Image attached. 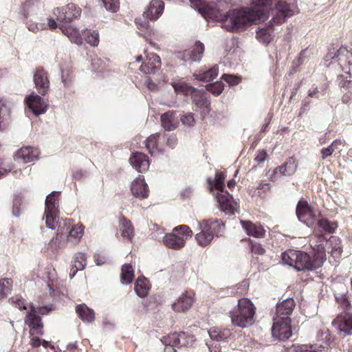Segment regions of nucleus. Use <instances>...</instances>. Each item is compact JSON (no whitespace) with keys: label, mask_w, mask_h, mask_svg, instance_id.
<instances>
[{"label":"nucleus","mask_w":352,"mask_h":352,"mask_svg":"<svg viewBox=\"0 0 352 352\" xmlns=\"http://www.w3.org/2000/svg\"><path fill=\"white\" fill-rule=\"evenodd\" d=\"M192 8L206 19L223 23L222 27L232 32H240L252 24H258L267 20L270 14L274 13L272 25H280L287 18L294 14L297 6L281 0H252L251 8H241L223 12L220 6L209 4L201 0H190Z\"/></svg>","instance_id":"nucleus-1"},{"label":"nucleus","mask_w":352,"mask_h":352,"mask_svg":"<svg viewBox=\"0 0 352 352\" xmlns=\"http://www.w3.org/2000/svg\"><path fill=\"white\" fill-rule=\"evenodd\" d=\"M313 258L305 252L288 250L282 253L283 263L294 267L298 271L314 270L320 267L326 261L324 246L315 245L313 248Z\"/></svg>","instance_id":"nucleus-2"},{"label":"nucleus","mask_w":352,"mask_h":352,"mask_svg":"<svg viewBox=\"0 0 352 352\" xmlns=\"http://www.w3.org/2000/svg\"><path fill=\"white\" fill-rule=\"evenodd\" d=\"M256 307L246 298H240L236 308L230 312L232 324L242 329L248 328L255 322Z\"/></svg>","instance_id":"nucleus-3"},{"label":"nucleus","mask_w":352,"mask_h":352,"mask_svg":"<svg viewBox=\"0 0 352 352\" xmlns=\"http://www.w3.org/2000/svg\"><path fill=\"white\" fill-rule=\"evenodd\" d=\"M164 3L162 0H152L144 12L142 18L139 17L135 19L138 29L142 32V34L150 35L153 30L149 21H156L163 13Z\"/></svg>","instance_id":"nucleus-4"},{"label":"nucleus","mask_w":352,"mask_h":352,"mask_svg":"<svg viewBox=\"0 0 352 352\" xmlns=\"http://www.w3.org/2000/svg\"><path fill=\"white\" fill-rule=\"evenodd\" d=\"M192 231L186 225L175 227L172 232L166 234L163 238L164 245L174 250H178L185 245L186 241L192 236Z\"/></svg>","instance_id":"nucleus-5"},{"label":"nucleus","mask_w":352,"mask_h":352,"mask_svg":"<svg viewBox=\"0 0 352 352\" xmlns=\"http://www.w3.org/2000/svg\"><path fill=\"white\" fill-rule=\"evenodd\" d=\"M161 341L165 345L164 352H176L175 347L191 346L195 338L184 331L175 332L163 337Z\"/></svg>","instance_id":"nucleus-6"},{"label":"nucleus","mask_w":352,"mask_h":352,"mask_svg":"<svg viewBox=\"0 0 352 352\" xmlns=\"http://www.w3.org/2000/svg\"><path fill=\"white\" fill-rule=\"evenodd\" d=\"M51 311L46 307H35L30 305V312L28 313L25 318V324L30 327V334L33 336L43 334V324L41 318L37 314H47Z\"/></svg>","instance_id":"nucleus-7"},{"label":"nucleus","mask_w":352,"mask_h":352,"mask_svg":"<svg viewBox=\"0 0 352 352\" xmlns=\"http://www.w3.org/2000/svg\"><path fill=\"white\" fill-rule=\"evenodd\" d=\"M53 13L56 16L58 21L70 23L80 17L81 8L73 3H69L64 7L54 8Z\"/></svg>","instance_id":"nucleus-8"},{"label":"nucleus","mask_w":352,"mask_h":352,"mask_svg":"<svg viewBox=\"0 0 352 352\" xmlns=\"http://www.w3.org/2000/svg\"><path fill=\"white\" fill-rule=\"evenodd\" d=\"M218 221H199V231L195 235L197 244L201 247L209 245L214 238V228Z\"/></svg>","instance_id":"nucleus-9"},{"label":"nucleus","mask_w":352,"mask_h":352,"mask_svg":"<svg viewBox=\"0 0 352 352\" xmlns=\"http://www.w3.org/2000/svg\"><path fill=\"white\" fill-rule=\"evenodd\" d=\"M60 192L54 191L47 196L45 203V213L43 220H56L59 218V201Z\"/></svg>","instance_id":"nucleus-10"},{"label":"nucleus","mask_w":352,"mask_h":352,"mask_svg":"<svg viewBox=\"0 0 352 352\" xmlns=\"http://www.w3.org/2000/svg\"><path fill=\"white\" fill-rule=\"evenodd\" d=\"M33 81L37 92L41 96H46L50 87V82L48 72L41 67L36 68Z\"/></svg>","instance_id":"nucleus-11"},{"label":"nucleus","mask_w":352,"mask_h":352,"mask_svg":"<svg viewBox=\"0 0 352 352\" xmlns=\"http://www.w3.org/2000/svg\"><path fill=\"white\" fill-rule=\"evenodd\" d=\"M274 324L272 328V336L281 341L288 339L292 336L291 319L273 318Z\"/></svg>","instance_id":"nucleus-12"},{"label":"nucleus","mask_w":352,"mask_h":352,"mask_svg":"<svg viewBox=\"0 0 352 352\" xmlns=\"http://www.w3.org/2000/svg\"><path fill=\"white\" fill-rule=\"evenodd\" d=\"M318 210L311 205L307 198L301 197L296 207V214L299 220H316Z\"/></svg>","instance_id":"nucleus-13"},{"label":"nucleus","mask_w":352,"mask_h":352,"mask_svg":"<svg viewBox=\"0 0 352 352\" xmlns=\"http://www.w3.org/2000/svg\"><path fill=\"white\" fill-rule=\"evenodd\" d=\"M208 334L212 341L207 342L206 344L210 352H220L221 346L218 344V342L225 341L231 336V333L229 330H221L217 327L211 328L208 331Z\"/></svg>","instance_id":"nucleus-14"},{"label":"nucleus","mask_w":352,"mask_h":352,"mask_svg":"<svg viewBox=\"0 0 352 352\" xmlns=\"http://www.w3.org/2000/svg\"><path fill=\"white\" fill-rule=\"evenodd\" d=\"M192 104L195 109L199 111L202 118H204L210 111V102L207 94L201 90L197 89L191 96Z\"/></svg>","instance_id":"nucleus-15"},{"label":"nucleus","mask_w":352,"mask_h":352,"mask_svg":"<svg viewBox=\"0 0 352 352\" xmlns=\"http://www.w3.org/2000/svg\"><path fill=\"white\" fill-rule=\"evenodd\" d=\"M25 102L28 108L36 116L45 113L48 109L47 103L34 92L27 96L25 98Z\"/></svg>","instance_id":"nucleus-16"},{"label":"nucleus","mask_w":352,"mask_h":352,"mask_svg":"<svg viewBox=\"0 0 352 352\" xmlns=\"http://www.w3.org/2000/svg\"><path fill=\"white\" fill-rule=\"evenodd\" d=\"M63 223L61 233H63L65 230L68 232L67 244L72 246L76 245L83 235L85 227L80 223L72 226H70L69 223H67L66 221H63Z\"/></svg>","instance_id":"nucleus-17"},{"label":"nucleus","mask_w":352,"mask_h":352,"mask_svg":"<svg viewBox=\"0 0 352 352\" xmlns=\"http://www.w3.org/2000/svg\"><path fill=\"white\" fill-rule=\"evenodd\" d=\"M332 325L340 333L351 334L352 315L348 312L341 313L332 321Z\"/></svg>","instance_id":"nucleus-18"},{"label":"nucleus","mask_w":352,"mask_h":352,"mask_svg":"<svg viewBox=\"0 0 352 352\" xmlns=\"http://www.w3.org/2000/svg\"><path fill=\"white\" fill-rule=\"evenodd\" d=\"M161 66V59L155 53H149L140 67V70L145 74H154Z\"/></svg>","instance_id":"nucleus-19"},{"label":"nucleus","mask_w":352,"mask_h":352,"mask_svg":"<svg viewBox=\"0 0 352 352\" xmlns=\"http://www.w3.org/2000/svg\"><path fill=\"white\" fill-rule=\"evenodd\" d=\"M194 293L186 292L183 293L173 304L172 308L175 312H186L194 302Z\"/></svg>","instance_id":"nucleus-20"},{"label":"nucleus","mask_w":352,"mask_h":352,"mask_svg":"<svg viewBox=\"0 0 352 352\" xmlns=\"http://www.w3.org/2000/svg\"><path fill=\"white\" fill-rule=\"evenodd\" d=\"M39 155L40 151L37 148L30 146H23L17 151L15 154V159L25 164L38 160Z\"/></svg>","instance_id":"nucleus-21"},{"label":"nucleus","mask_w":352,"mask_h":352,"mask_svg":"<svg viewBox=\"0 0 352 352\" xmlns=\"http://www.w3.org/2000/svg\"><path fill=\"white\" fill-rule=\"evenodd\" d=\"M131 191L134 197L141 199L148 197L149 190L144 176L139 175L132 182Z\"/></svg>","instance_id":"nucleus-22"},{"label":"nucleus","mask_w":352,"mask_h":352,"mask_svg":"<svg viewBox=\"0 0 352 352\" xmlns=\"http://www.w3.org/2000/svg\"><path fill=\"white\" fill-rule=\"evenodd\" d=\"M295 302L293 298H288L276 305V316L273 318L291 319L290 316L295 307Z\"/></svg>","instance_id":"nucleus-23"},{"label":"nucleus","mask_w":352,"mask_h":352,"mask_svg":"<svg viewBox=\"0 0 352 352\" xmlns=\"http://www.w3.org/2000/svg\"><path fill=\"white\" fill-rule=\"evenodd\" d=\"M129 162L132 166L138 172H146L150 165L148 157L143 153H133L129 158Z\"/></svg>","instance_id":"nucleus-24"},{"label":"nucleus","mask_w":352,"mask_h":352,"mask_svg":"<svg viewBox=\"0 0 352 352\" xmlns=\"http://www.w3.org/2000/svg\"><path fill=\"white\" fill-rule=\"evenodd\" d=\"M217 199L221 210L229 214L234 213L235 207L233 204L232 196L227 191L218 192Z\"/></svg>","instance_id":"nucleus-25"},{"label":"nucleus","mask_w":352,"mask_h":352,"mask_svg":"<svg viewBox=\"0 0 352 352\" xmlns=\"http://www.w3.org/2000/svg\"><path fill=\"white\" fill-rule=\"evenodd\" d=\"M204 45L199 41H196L192 50H186L183 53V59L184 61H199L204 52Z\"/></svg>","instance_id":"nucleus-26"},{"label":"nucleus","mask_w":352,"mask_h":352,"mask_svg":"<svg viewBox=\"0 0 352 352\" xmlns=\"http://www.w3.org/2000/svg\"><path fill=\"white\" fill-rule=\"evenodd\" d=\"M240 223L248 235L257 238L264 236L265 230L259 221H240Z\"/></svg>","instance_id":"nucleus-27"},{"label":"nucleus","mask_w":352,"mask_h":352,"mask_svg":"<svg viewBox=\"0 0 352 352\" xmlns=\"http://www.w3.org/2000/svg\"><path fill=\"white\" fill-rule=\"evenodd\" d=\"M226 175L223 172L216 171L214 179L210 177L207 178L208 189L210 192L217 190L219 192H224L225 190V179Z\"/></svg>","instance_id":"nucleus-28"},{"label":"nucleus","mask_w":352,"mask_h":352,"mask_svg":"<svg viewBox=\"0 0 352 352\" xmlns=\"http://www.w3.org/2000/svg\"><path fill=\"white\" fill-rule=\"evenodd\" d=\"M337 226L336 221H316L314 226V234L321 241L324 234L333 233Z\"/></svg>","instance_id":"nucleus-29"},{"label":"nucleus","mask_w":352,"mask_h":352,"mask_svg":"<svg viewBox=\"0 0 352 352\" xmlns=\"http://www.w3.org/2000/svg\"><path fill=\"white\" fill-rule=\"evenodd\" d=\"M286 352H327L322 344H293L286 349Z\"/></svg>","instance_id":"nucleus-30"},{"label":"nucleus","mask_w":352,"mask_h":352,"mask_svg":"<svg viewBox=\"0 0 352 352\" xmlns=\"http://www.w3.org/2000/svg\"><path fill=\"white\" fill-rule=\"evenodd\" d=\"M11 118V109L7 101L0 98V131H3L9 126Z\"/></svg>","instance_id":"nucleus-31"},{"label":"nucleus","mask_w":352,"mask_h":352,"mask_svg":"<svg viewBox=\"0 0 352 352\" xmlns=\"http://www.w3.org/2000/svg\"><path fill=\"white\" fill-rule=\"evenodd\" d=\"M334 296L338 302L344 309H348L351 307V303L346 298L347 289L344 285L334 284Z\"/></svg>","instance_id":"nucleus-32"},{"label":"nucleus","mask_w":352,"mask_h":352,"mask_svg":"<svg viewBox=\"0 0 352 352\" xmlns=\"http://www.w3.org/2000/svg\"><path fill=\"white\" fill-rule=\"evenodd\" d=\"M160 133L151 135L145 140V146L151 155H155L163 151V148L159 145Z\"/></svg>","instance_id":"nucleus-33"},{"label":"nucleus","mask_w":352,"mask_h":352,"mask_svg":"<svg viewBox=\"0 0 352 352\" xmlns=\"http://www.w3.org/2000/svg\"><path fill=\"white\" fill-rule=\"evenodd\" d=\"M219 74V67L214 65L207 71H199L193 74L194 78L199 81L210 82L214 79Z\"/></svg>","instance_id":"nucleus-34"},{"label":"nucleus","mask_w":352,"mask_h":352,"mask_svg":"<svg viewBox=\"0 0 352 352\" xmlns=\"http://www.w3.org/2000/svg\"><path fill=\"white\" fill-rule=\"evenodd\" d=\"M79 318L85 322H91L95 320V313L85 304L79 305L76 308Z\"/></svg>","instance_id":"nucleus-35"},{"label":"nucleus","mask_w":352,"mask_h":352,"mask_svg":"<svg viewBox=\"0 0 352 352\" xmlns=\"http://www.w3.org/2000/svg\"><path fill=\"white\" fill-rule=\"evenodd\" d=\"M87 256L82 252H78L74 258V264L69 274L70 278H72L78 270H82L87 265Z\"/></svg>","instance_id":"nucleus-36"},{"label":"nucleus","mask_w":352,"mask_h":352,"mask_svg":"<svg viewBox=\"0 0 352 352\" xmlns=\"http://www.w3.org/2000/svg\"><path fill=\"white\" fill-rule=\"evenodd\" d=\"M175 113L168 111L161 116L162 127L166 131H173L177 127V122L175 120Z\"/></svg>","instance_id":"nucleus-37"},{"label":"nucleus","mask_w":352,"mask_h":352,"mask_svg":"<svg viewBox=\"0 0 352 352\" xmlns=\"http://www.w3.org/2000/svg\"><path fill=\"white\" fill-rule=\"evenodd\" d=\"M62 32L66 35L69 40L76 44L81 45L82 43V37L79 32L72 26L61 25L60 27Z\"/></svg>","instance_id":"nucleus-38"},{"label":"nucleus","mask_w":352,"mask_h":352,"mask_svg":"<svg viewBox=\"0 0 352 352\" xmlns=\"http://www.w3.org/2000/svg\"><path fill=\"white\" fill-rule=\"evenodd\" d=\"M41 0H25L22 3L21 8V14L24 19H28L30 14L34 13L38 7Z\"/></svg>","instance_id":"nucleus-39"},{"label":"nucleus","mask_w":352,"mask_h":352,"mask_svg":"<svg viewBox=\"0 0 352 352\" xmlns=\"http://www.w3.org/2000/svg\"><path fill=\"white\" fill-rule=\"evenodd\" d=\"M134 289L136 294L140 298L146 296L149 290L147 279L143 276L138 277L135 283Z\"/></svg>","instance_id":"nucleus-40"},{"label":"nucleus","mask_w":352,"mask_h":352,"mask_svg":"<svg viewBox=\"0 0 352 352\" xmlns=\"http://www.w3.org/2000/svg\"><path fill=\"white\" fill-rule=\"evenodd\" d=\"M134 278V269L131 264H124L121 268L120 279L122 284H130Z\"/></svg>","instance_id":"nucleus-41"},{"label":"nucleus","mask_w":352,"mask_h":352,"mask_svg":"<svg viewBox=\"0 0 352 352\" xmlns=\"http://www.w3.org/2000/svg\"><path fill=\"white\" fill-rule=\"evenodd\" d=\"M176 93L183 94L186 96H192L194 92L197 89L186 82H177L173 85Z\"/></svg>","instance_id":"nucleus-42"},{"label":"nucleus","mask_w":352,"mask_h":352,"mask_svg":"<svg viewBox=\"0 0 352 352\" xmlns=\"http://www.w3.org/2000/svg\"><path fill=\"white\" fill-rule=\"evenodd\" d=\"M74 71L72 67H67L62 69L61 79L65 88L70 89L74 84Z\"/></svg>","instance_id":"nucleus-43"},{"label":"nucleus","mask_w":352,"mask_h":352,"mask_svg":"<svg viewBox=\"0 0 352 352\" xmlns=\"http://www.w3.org/2000/svg\"><path fill=\"white\" fill-rule=\"evenodd\" d=\"M329 88V82L324 79L323 82L319 87L313 85L312 88L308 91V96L310 98H318V94L324 95Z\"/></svg>","instance_id":"nucleus-44"},{"label":"nucleus","mask_w":352,"mask_h":352,"mask_svg":"<svg viewBox=\"0 0 352 352\" xmlns=\"http://www.w3.org/2000/svg\"><path fill=\"white\" fill-rule=\"evenodd\" d=\"M326 245L331 248V253L335 257L340 256L342 252L341 243L338 238L331 236L328 241L326 242Z\"/></svg>","instance_id":"nucleus-45"},{"label":"nucleus","mask_w":352,"mask_h":352,"mask_svg":"<svg viewBox=\"0 0 352 352\" xmlns=\"http://www.w3.org/2000/svg\"><path fill=\"white\" fill-rule=\"evenodd\" d=\"M120 230L124 239L131 241L134 236V230L131 221H122Z\"/></svg>","instance_id":"nucleus-46"},{"label":"nucleus","mask_w":352,"mask_h":352,"mask_svg":"<svg viewBox=\"0 0 352 352\" xmlns=\"http://www.w3.org/2000/svg\"><path fill=\"white\" fill-rule=\"evenodd\" d=\"M12 281L10 278L0 280V300L6 298L10 292Z\"/></svg>","instance_id":"nucleus-47"},{"label":"nucleus","mask_w":352,"mask_h":352,"mask_svg":"<svg viewBox=\"0 0 352 352\" xmlns=\"http://www.w3.org/2000/svg\"><path fill=\"white\" fill-rule=\"evenodd\" d=\"M25 212V208L23 206L21 197H16L13 201L12 214L16 218H19Z\"/></svg>","instance_id":"nucleus-48"},{"label":"nucleus","mask_w":352,"mask_h":352,"mask_svg":"<svg viewBox=\"0 0 352 352\" xmlns=\"http://www.w3.org/2000/svg\"><path fill=\"white\" fill-rule=\"evenodd\" d=\"M85 39L90 45L96 47L99 43V34L97 31H87L85 32Z\"/></svg>","instance_id":"nucleus-49"},{"label":"nucleus","mask_w":352,"mask_h":352,"mask_svg":"<svg viewBox=\"0 0 352 352\" xmlns=\"http://www.w3.org/2000/svg\"><path fill=\"white\" fill-rule=\"evenodd\" d=\"M224 89V84L221 81H217L206 86V90L214 96H219Z\"/></svg>","instance_id":"nucleus-50"},{"label":"nucleus","mask_w":352,"mask_h":352,"mask_svg":"<svg viewBox=\"0 0 352 352\" xmlns=\"http://www.w3.org/2000/svg\"><path fill=\"white\" fill-rule=\"evenodd\" d=\"M104 8L112 13L117 12L120 9V0H101Z\"/></svg>","instance_id":"nucleus-51"},{"label":"nucleus","mask_w":352,"mask_h":352,"mask_svg":"<svg viewBox=\"0 0 352 352\" xmlns=\"http://www.w3.org/2000/svg\"><path fill=\"white\" fill-rule=\"evenodd\" d=\"M284 166L286 168V172H287L288 176L294 175L298 168V164L294 157H289L287 162L284 164Z\"/></svg>","instance_id":"nucleus-52"},{"label":"nucleus","mask_w":352,"mask_h":352,"mask_svg":"<svg viewBox=\"0 0 352 352\" xmlns=\"http://www.w3.org/2000/svg\"><path fill=\"white\" fill-rule=\"evenodd\" d=\"M221 79L225 80L230 86H235L239 85L242 78L240 76L224 74L222 75Z\"/></svg>","instance_id":"nucleus-53"},{"label":"nucleus","mask_w":352,"mask_h":352,"mask_svg":"<svg viewBox=\"0 0 352 352\" xmlns=\"http://www.w3.org/2000/svg\"><path fill=\"white\" fill-rule=\"evenodd\" d=\"M10 302L20 310L26 309L25 300L20 295H16L10 299Z\"/></svg>","instance_id":"nucleus-54"},{"label":"nucleus","mask_w":352,"mask_h":352,"mask_svg":"<svg viewBox=\"0 0 352 352\" xmlns=\"http://www.w3.org/2000/svg\"><path fill=\"white\" fill-rule=\"evenodd\" d=\"M256 37L265 43H269L272 40L271 34L267 29H260L256 32Z\"/></svg>","instance_id":"nucleus-55"},{"label":"nucleus","mask_w":352,"mask_h":352,"mask_svg":"<svg viewBox=\"0 0 352 352\" xmlns=\"http://www.w3.org/2000/svg\"><path fill=\"white\" fill-rule=\"evenodd\" d=\"M182 122L187 126H192L195 123L194 115L192 113H187L183 116L181 118Z\"/></svg>","instance_id":"nucleus-56"},{"label":"nucleus","mask_w":352,"mask_h":352,"mask_svg":"<svg viewBox=\"0 0 352 352\" xmlns=\"http://www.w3.org/2000/svg\"><path fill=\"white\" fill-rule=\"evenodd\" d=\"M333 153V149L331 148L329 146L326 148H323L320 151L321 154V160H324L328 157H330Z\"/></svg>","instance_id":"nucleus-57"},{"label":"nucleus","mask_w":352,"mask_h":352,"mask_svg":"<svg viewBox=\"0 0 352 352\" xmlns=\"http://www.w3.org/2000/svg\"><path fill=\"white\" fill-rule=\"evenodd\" d=\"M338 80L340 81L339 85L341 88L347 89L352 85V80L344 79V78L342 75H341L338 77Z\"/></svg>","instance_id":"nucleus-58"},{"label":"nucleus","mask_w":352,"mask_h":352,"mask_svg":"<svg viewBox=\"0 0 352 352\" xmlns=\"http://www.w3.org/2000/svg\"><path fill=\"white\" fill-rule=\"evenodd\" d=\"M286 171L287 170L284 164L279 166L274 169V173L271 177L272 178L273 177H275V175L278 173L283 176H288L287 172Z\"/></svg>","instance_id":"nucleus-59"},{"label":"nucleus","mask_w":352,"mask_h":352,"mask_svg":"<svg viewBox=\"0 0 352 352\" xmlns=\"http://www.w3.org/2000/svg\"><path fill=\"white\" fill-rule=\"evenodd\" d=\"M177 138L175 135L172 134L167 138V145L171 148H175L177 144Z\"/></svg>","instance_id":"nucleus-60"},{"label":"nucleus","mask_w":352,"mask_h":352,"mask_svg":"<svg viewBox=\"0 0 352 352\" xmlns=\"http://www.w3.org/2000/svg\"><path fill=\"white\" fill-rule=\"evenodd\" d=\"M267 155V152L265 151H260L257 153L255 160L258 163H263L265 160Z\"/></svg>","instance_id":"nucleus-61"},{"label":"nucleus","mask_w":352,"mask_h":352,"mask_svg":"<svg viewBox=\"0 0 352 352\" xmlns=\"http://www.w3.org/2000/svg\"><path fill=\"white\" fill-rule=\"evenodd\" d=\"M344 141L340 139L333 140L329 146L333 149V152L338 149V146L343 144Z\"/></svg>","instance_id":"nucleus-62"},{"label":"nucleus","mask_w":352,"mask_h":352,"mask_svg":"<svg viewBox=\"0 0 352 352\" xmlns=\"http://www.w3.org/2000/svg\"><path fill=\"white\" fill-rule=\"evenodd\" d=\"M351 99H352V92L349 91L343 95V96L342 98V101L344 104H348L351 101Z\"/></svg>","instance_id":"nucleus-63"},{"label":"nucleus","mask_w":352,"mask_h":352,"mask_svg":"<svg viewBox=\"0 0 352 352\" xmlns=\"http://www.w3.org/2000/svg\"><path fill=\"white\" fill-rule=\"evenodd\" d=\"M256 189L267 191L270 190V185L268 183L261 182L256 187Z\"/></svg>","instance_id":"nucleus-64"}]
</instances>
